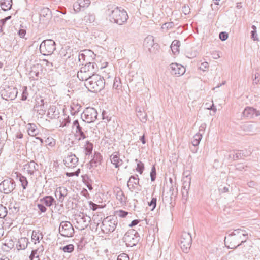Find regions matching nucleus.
<instances>
[{
    "mask_svg": "<svg viewBox=\"0 0 260 260\" xmlns=\"http://www.w3.org/2000/svg\"><path fill=\"white\" fill-rule=\"evenodd\" d=\"M73 128L75 129L76 133L80 136L79 139H84L86 137L85 135L83 132L81 127L77 120H75L73 122Z\"/></svg>",
    "mask_w": 260,
    "mask_h": 260,
    "instance_id": "20",
    "label": "nucleus"
},
{
    "mask_svg": "<svg viewBox=\"0 0 260 260\" xmlns=\"http://www.w3.org/2000/svg\"><path fill=\"white\" fill-rule=\"evenodd\" d=\"M256 183L254 181H250L248 182H247V185L249 187H254V186H256Z\"/></svg>",
    "mask_w": 260,
    "mask_h": 260,
    "instance_id": "51",
    "label": "nucleus"
},
{
    "mask_svg": "<svg viewBox=\"0 0 260 260\" xmlns=\"http://www.w3.org/2000/svg\"><path fill=\"white\" fill-rule=\"evenodd\" d=\"M28 133L31 136H35L37 135L38 132L36 126L33 124H29L28 128Z\"/></svg>",
    "mask_w": 260,
    "mask_h": 260,
    "instance_id": "30",
    "label": "nucleus"
},
{
    "mask_svg": "<svg viewBox=\"0 0 260 260\" xmlns=\"http://www.w3.org/2000/svg\"><path fill=\"white\" fill-rule=\"evenodd\" d=\"M10 18H11V16H8V17H7L5 18V19H3L1 20V22H2V24H3V25H4V23H5V22H6L7 20H8V19H10Z\"/></svg>",
    "mask_w": 260,
    "mask_h": 260,
    "instance_id": "56",
    "label": "nucleus"
},
{
    "mask_svg": "<svg viewBox=\"0 0 260 260\" xmlns=\"http://www.w3.org/2000/svg\"><path fill=\"white\" fill-rule=\"evenodd\" d=\"M7 214L6 208L2 205L0 206V218L4 217Z\"/></svg>",
    "mask_w": 260,
    "mask_h": 260,
    "instance_id": "41",
    "label": "nucleus"
},
{
    "mask_svg": "<svg viewBox=\"0 0 260 260\" xmlns=\"http://www.w3.org/2000/svg\"><path fill=\"white\" fill-rule=\"evenodd\" d=\"M117 213L118 215L121 217H124L128 214V213L127 212L122 210H119V211L117 212Z\"/></svg>",
    "mask_w": 260,
    "mask_h": 260,
    "instance_id": "44",
    "label": "nucleus"
},
{
    "mask_svg": "<svg viewBox=\"0 0 260 260\" xmlns=\"http://www.w3.org/2000/svg\"><path fill=\"white\" fill-rule=\"evenodd\" d=\"M171 72L172 74L180 76L185 72V68L181 64L173 63L171 64Z\"/></svg>",
    "mask_w": 260,
    "mask_h": 260,
    "instance_id": "16",
    "label": "nucleus"
},
{
    "mask_svg": "<svg viewBox=\"0 0 260 260\" xmlns=\"http://www.w3.org/2000/svg\"><path fill=\"white\" fill-rule=\"evenodd\" d=\"M260 116V111L257 110L256 109L254 108L253 111V117H258Z\"/></svg>",
    "mask_w": 260,
    "mask_h": 260,
    "instance_id": "52",
    "label": "nucleus"
},
{
    "mask_svg": "<svg viewBox=\"0 0 260 260\" xmlns=\"http://www.w3.org/2000/svg\"><path fill=\"white\" fill-rule=\"evenodd\" d=\"M78 161V158L75 155L72 154L68 155L64 159V164L68 168L74 167Z\"/></svg>",
    "mask_w": 260,
    "mask_h": 260,
    "instance_id": "13",
    "label": "nucleus"
},
{
    "mask_svg": "<svg viewBox=\"0 0 260 260\" xmlns=\"http://www.w3.org/2000/svg\"><path fill=\"white\" fill-rule=\"evenodd\" d=\"M138 223H139V220H134L132 221L131 223L129 224V226L133 227V226L137 225V224H138Z\"/></svg>",
    "mask_w": 260,
    "mask_h": 260,
    "instance_id": "53",
    "label": "nucleus"
},
{
    "mask_svg": "<svg viewBox=\"0 0 260 260\" xmlns=\"http://www.w3.org/2000/svg\"><path fill=\"white\" fill-rule=\"evenodd\" d=\"M109 16L114 22L118 24L122 25L125 22L128 18L126 11L118 7H115L110 12Z\"/></svg>",
    "mask_w": 260,
    "mask_h": 260,
    "instance_id": "3",
    "label": "nucleus"
},
{
    "mask_svg": "<svg viewBox=\"0 0 260 260\" xmlns=\"http://www.w3.org/2000/svg\"><path fill=\"white\" fill-rule=\"evenodd\" d=\"M157 199L156 198H153L150 202H148V206L151 208V210L153 211L156 207Z\"/></svg>",
    "mask_w": 260,
    "mask_h": 260,
    "instance_id": "36",
    "label": "nucleus"
},
{
    "mask_svg": "<svg viewBox=\"0 0 260 260\" xmlns=\"http://www.w3.org/2000/svg\"><path fill=\"white\" fill-rule=\"evenodd\" d=\"M42 235L39 231H34L31 235L32 240L36 243L39 242L40 239H42Z\"/></svg>",
    "mask_w": 260,
    "mask_h": 260,
    "instance_id": "26",
    "label": "nucleus"
},
{
    "mask_svg": "<svg viewBox=\"0 0 260 260\" xmlns=\"http://www.w3.org/2000/svg\"><path fill=\"white\" fill-rule=\"evenodd\" d=\"M180 42L178 40H174L171 45V48L173 53L175 54L179 52Z\"/></svg>",
    "mask_w": 260,
    "mask_h": 260,
    "instance_id": "24",
    "label": "nucleus"
},
{
    "mask_svg": "<svg viewBox=\"0 0 260 260\" xmlns=\"http://www.w3.org/2000/svg\"><path fill=\"white\" fill-rule=\"evenodd\" d=\"M248 235L245 231L240 229H229V249H235L240 245L251 246V242L247 241Z\"/></svg>",
    "mask_w": 260,
    "mask_h": 260,
    "instance_id": "1",
    "label": "nucleus"
},
{
    "mask_svg": "<svg viewBox=\"0 0 260 260\" xmlns=\"http://www.w3.org/2000/svg\"><path fill=\"white\" fill-rule=\"evenodd\" d=\"M54 199L51 196H46L44 197L42 201L47 206H50L52 205Z\"/></svg>",
    "mask_w": 260,
    "mask_h": 260,
    "instance_id": "31",
    "label": "nucleus"
},
{
    "mask_svg": "<svg viewBox=\"0 0 260 260\" xmlns=\"http://www.w3.org/2000/svg\"><path fill=\"white\" fill-rule=\"evenodd\" d=\"M3 229L2 228H0V238L3 235Z\"/></svg>",
    "mask_w": 260,
    "mask_h": 260,
    "instance_id": "62",
    "label": "nucleus"
},
{
    "mask_svg": "<svg viewBox=\"0 0 260 260\" xmlns=\"http://www.w3.org/2000/svg\"><path fill=\"white\" fill-rule=\"evenodd\" d=\"M254 108L252 107H247L243 111V114L245 117L249 118L253 117Z\"/></svg>",
    "mask_w": 260,
    "mask_h": 260,
    "instance_id": "25",
    "label": "nucleus"
},
{
    "mask_svg": "<svg viewBox=\"0 0 260 260\" xmlns=\"http://www.w3.org/2000/svg\"><path fill=\"white\" fill-rule=\"evenodd\" d=\"M21 241H22V242H24V243H26V242H27V241H26V238H21V239L19 240V242H21Z\"/></svg>",
    "mask_w": 260,
    "mask_h": 260,
    "instance_id": "60",
    "label": "nucleus"
},
{
    "mask_svg": "<svg viewBox=\"0 0 260 260\" xmlns=\"http://www.w3.org/2000/svg\"><path fill=\"white\" fill-rule=\"evenodd\" d=\"M36 164L34 161L29 162L26 166L27 173L30 175L33 174L36 170Z\"/></svg>",
    "mask_w": 260,
    "mask_h": 260,
    "instance_id": "27",
    "label": "nucleus"
},
{
    "mask_svg": "<svg viewBox=\"0 0 260 260\" xmlns=\"http://www.w3.org/2000/svg\"><path fill=\"white\" fill-rule=\"evenodd\" d=\"M4 245L7 246L9 249H12L13 248L14 243L12 240L11 239H7L5 241V243Z\"/></svg>",
    "mask_w": 260,
    "mask_h": 260,
    "instance_id": "38",
    "label": "nucleus"
},
{
    "mask_svg": "<svg viewBox=\"0 0 260 260\" xmlns=\"http://www.w3.org/2000/svg\"><path fill=\"white\" fill-rule=\"evenodd\" d=\"M26 31L24 29H20L18 31V35L20 38H24L25 35H26Z\"/></svg>",
    "mask_w": 260,
    "mask_h": 260,
    "instance_id": "43",
    "label": "nucleus"
},
{
    "mask_svg": "<svg viewBox=\"0 0 260 260\" xmlns=\"http://www.w3.org/2000/svg\"><path fill=\"white\" fill-rule=\"evenodd\" d=\"M55 49V43L52 40L44 41L40 44V50L44 55L51 54Z\"/></svg>",
    "mask_w": 260,
    "mask_h": 260,
    "instance_id": "5",
    "label": "nucleus"
},
{
    "mask_svg": "<svg viewBox=\"0 0 260 260\" xmlns=\"http://www.w3.org/2000/svg\"><path fill=\"white\" fill-rule=\"evenodd\" d=\"M117 260H129V258L128 255L125 253H122L118 256Z\"/></svg>",
    "mask_w": 260,
    "mask_h": 260,
    "instance_id": "42",
    "label": "nucleus"
},
{
    "mask_svg": "<svg viewBox=\"0 0 260 260\" xmlns=\"http://www.w3.org/2000/svg\"><path fill=\"white\" fill-rule=\"evenodd\" d=\"M16 91L15 88L8 87L4 89L2 95L6 100H13L16 96Z\"/></svg>",
    "mask_w": 260,
    "mask_h": 260,
    "instance_id": "15",
    "label": "nucleus"
},
{
    "mask_svg": "<svg viewBox=\"0 0 260 260\" xmlns=\"http://www.w3.org/2000/svg\"><path fill=\"white\" fill-rule=\"evenodd\" d=\"M111 163L114 165L115 168H119L122 165L123 161L120 158V154L118 152H114L110 156Z\"/></svg>",
    "mask_w": 260,
    "mask_h": 260,
    "instance_id": "18",
    "label": "nucleus"
},
{
    "mask_svg": "<svg viewBox=\"0 0 260 260\" xmlns=\"http://www.w3.org/2000/svg\"><path fill=\"white\" fill-rule=\"evenodd\" d=\"M68 194V190L64 187H59L56 188L55 191V196L60 202H62L64 201L65 197Z\"/></svg>",
    "mask_w": 260,
    "mask_h": 260,
    "instance_id": "17",
    "label": "nucleus"
},
{
    "mask_svg": "<svg viewBox=\"0 0 260 260\" xmlns=\"http://www.w3.org/2000/svg\"><path fill=\"white\" fill-rule=\"evenodd\" d=\"M38 207L39 208V209L42 212H45L46 210V207L43 205H41V204H38Z\"/></svg>",
    "mask_w": 260,
    "mask_h": 260,
    "instance_id": "49",
    "label": "nucleus"
},
{
    "mask_svg": "<svg viewBox=\"0 0 260 260\" xmlns=\"http://www.w3.org/2000/svg\"><path fill=\"white\" fill-rule=\"evenodd\" d=\"M16 137L19 139H21L23 137V134L21 133H19L17 134Z\"/></svg>",
    "mask_w": 260,
    "mask_h": 260,
    "instance_id": "57",
    "label": "nucleus"
},
{
    "mask_svg": "<svg viewBox=\"0 0 260 260\" xmlns=\"http://www.w3.org/2000/svg\"><path fill=\"white\" fill-rule=\"evenodd\" d=\"M14 186L15 184L12 180H5L0 184V190L8 194L14 189Z\"/></svg>",
    "mask_w": 260,
    "mask_h": 260,
    "instance_id": "11",
    "label": "nucleus"
},
{
    "mask_svg": "<svg viewBox=\"0 0 260 260\" xmlns=\"http://www.w3.org/2000/svg\"><path fill=\"white\" fill-rule=\"evenodd\" d=\"M36 139H39V140L40 141L41 143H43V139H41V138H38V137H37V138H36Z\"/></svg>",
    "mask_w": 260,
    "mask_h": 260,
    "instance_id": "64",
    "label": "nucleus"
},
{
    "mask_svg": "<svg viewBox=\"0 0 260 260\" xmlns=\"http://www.w3.org/2000/svg\"><path fill=\"white\" fill-rule=\"evenodd\" d=\"M93 148V145L92 143L89 142H86L84 146V149L85 151V154L89 155L91 153Z\"/></svg>",
    "mask_w": 260,
    "mask_h": 260,
    "instance_id": "32",
    "label": "nucleus"
},
{
    "mask_svg": "<svg viewBox=\"0 0 260 260\" xmlns=\"http://www.w3.org/2000/svg\"><path fill=\"white\" fill-rule=\"evenodd\" d=\"M19 181L21 183V185L22 186L23 188L25 189L28 184V182L26 179V178L23 176L20 175L19 176Z\"/></svg>",
    "mask_w": 260,
    "mask_h": 260,
    "instance_id": "35",
    "label": "nucleus"
},
{
    "mask_svg": "<svg viewBox=\"0 0 260 260\" xmlns=\"http://www.w3.org/2000/svg\"><path fill=\"white\" fill-rule=\"evenodd\" d=\"M87 187L90 190H91L92 189V187L91 185H90V184L87 185Z\"/></svg>",
    "mask_w": 260,
    "mask_h": 260,
    "instance_id": "61",
    "label": "nucleus"
},
{
    "mask_svg": "<svg viewBox=\"0 0 260 260\" xmlns=\"http://www.w3.org/2000/svg\"><path fill=\"white\" fill-rule=\"evenodd\" d=\"M208 63L207 62H203L201 64L200 68L203 70L208 68Z\"/></svg>",
    "mask_w": 260,
    "mask_h": 260,
    "instance_id": "50",
    "label": "nucleus"
},
{
    "mask_svg": "<svg viewBox=\"0 0 260 260\" xmlns=\"http://www.w3.org/2000/svg\"><path fill=\"white\" fill-rule=\"evenodd\" d=\"M12 6V0H2L1 3V8L4 11H7L11 9Z\"/></svg>",
    "mask_w": 260,
    "mask_h": 260,
    "instance_id": "22",
    "label": "nucleus"
},
{
    "mask_svg": "<svg viewBox=\"0 0 260 260\" xmlns=\"http://www.w3.org/2000/svg\"><path fill=\"white\" fill-rule=\"evenodd\" d=\"M173 25V23L172 22H169V23H166L164 24V26H166V27H172Z\"/></svg>",
    "mask_w": 260,
    "mask_h": 260,
    "instance_id": "55",
    "label": "nucleus"
},
{
    "mask_svg": "<svg viewBox=\"0 0 260 260\" xmlns=\"http://www.w3.org/2000/svg\"><path fill=\"white\" fill-rule=\"evenodd\" d=\"M144 168V164L141 161H139L137 165L136 170L140 174H142Z\"/></svg>",
    "mask_w": 260,
    "mask_h": 260,
    "instance_id": "37",
    "label": "nucleus"
},
{
    "mask_svg": "<svg viewBox=\"0 0 260 260\" xmlns=\"http://www.w3.org/2000/svg\"><path fill=\"white\" fill-rule=\"evenodd\" d=\"M202 136L200 134H197L194 136V139L192 141V143L194 146L199 145L200 140H201Z\"/></svg>",
    "mask_w": 260,
    "mask_h": 260,
    "instance_id": "34",
    "label": "nucleus"
},
{
    "mask_svg": "<svg viewBox=\"0 0 260 260\" xmlns=\"http://www.w3.org/2000/svg\"><path fill=\"white\" fill-rule=\"evenodd\" d=\"M95 71V63L89 62L81 68L80 71L78 72L77 77L80 80L87 82L93 75H94Z\"/></svg>",
    "mask_w": 260,
    "mask_h": 260,
    "instance_id": "4",
    "label": "nucleus"
},
{
    "mask_svg": "<svg viewBox=\"0 0 260 260\" xmlns=\"http://www.w3.org/2000/svg\"><path fill=\"white\" fill-rule=\"evenodd\" d=\"M245 156L243 150H232L229 151V159L238 160Z\"/></svg>",
    "mask_w": 260,
    "mask_h": 260,
    "instance_id": "14",
    "label": "nucleus"
},
{
    "mask_svg": "<svg viewBox=\"0 0 260 260\" xmlns=\"http://www.w3.org/2000/svg\"><path fill=\"white\" fill-rule=\"evenodd\" d=\"M80 173V169H78V170L77 171H76L75 172H73V173H68L67 172L66 173V175L68 177H71V176H73L74 175H75V176H78L79 174Z\"/></svg>",
    "mask_w": 260,
    "mask_h": 260,
    "instance_id": "45",
    "label": "nucleus"
},
{
    "mask_svg": "<svg viewBox=\"0 0 260 260\" xmlns=\"http://www.w3.org/2000/svg\"><path fill=\"white\" fill-rule=\"evenodd\" d=\"M220 39L222 40H225L228 38V35L226 32H222L219 34Z\"/></svg>",
    "mask_w": 260,
    "mask_h": 260,
    "instance_id": "46",
    "label": "nucleus"
},
{
    "mask_svg": "<svg viewBox=\"0 0 260 260\" xmlns=\"http://www.w3.org/2000/svg\"><path fill=\"white\" fill-rule=\"evenodd\" d=\"M45 143L48 148H53L56 145V140L52 137H49L45 140Z\"/></svg>",
    "mask_w": 260,
    "mask_h": 260,
    "instance_id": "28",
    "label": "nucleus"
},
{
    "mask_svg": "<svg viewBox=\"0 0 260 260\" xmlns=\"http://www.w3.org/2000/svg\"><path fill=\"white\" fill-rule=\"evenodd\" d=\"M64 252L71 253L74 251V246L73 244L67 245L61 248Z\"/></svg>",
    "mask_w": 260,
    "mask_h": 260,
    "instance_id": "33",
    "label": "nucleus"
},
{
    "mask_svg": "<svg viewBox=\"0 0 260 260\" xmlns=\"http://www.w3.org/2000/svg\"><path fill=\"white\" fill-rule=\"evenodd\" d=\"M236 4V7L237 9H240L242 7V3L241 2L237 3Z\"/></svg>",
    "mask_w": 260,
    "mask_h": 260,
    "instance_id": "58",
    "label": "nucleus"
},
{
    "mask_svg": "<svg viewBox=\"0 0 260 260\" xmlns=\"http://www.w3.org/2000/svg\"><path fill=\"white\" fill-rule=\"evenodd\" d=\"M139 184V179L134 176H132L129 179L127 183V186L130 189L133 190L136 188Z\"/></svg>",
    "mask_w": 260,
    "mask_h": 260,
    "instance_id": "21",
    "label": "nucleus"
},
{
    "mask_svg": "<svg viewBox=\"0 0 260 260\" xmlns=\"http://www.w3.org/2000/svg\"><path fill=\"white\" fill-rule=\"evenodd\" d=\"M251 28L252 29V30H251L250 32L251 39H252L254 41H258L259 39L257 37L256 27L255 25H252L251 26Z\"/></svg>",
    "mask_w": 260,
    "mask_h": 260,
    "instance_id": "29",
    "label": "nucleus"
},
{
    "mask_svg": "<svg viewBox=\"0 0 260 260\" xmlns=\"http://www.w3.org/2000/svg\"><path fill=\"white\" fill-rule=\"evenodd\" d=\"M103 230L105 233H111L114 231L116 227V221L114 219L106 218L103 221Z\"/></svg>",
    "mask_w": 260,
    "mask_h": 260,
    "instance_id": "10",
    "label": "nucleus"
},
{
    "mask_svg": "<svg viewBox=\"0 0 260 260\" xmlns=\"http://www.w3.org/2000/svg\"><path fill=\"white\" fill-rule=\"evenodd\" d=\"M124 242L127 246L133 247L137 242L134 230H131L125 233L123 237Z\"/></svg>",
    "mask_w": 260,
    "mask_h": 260,
    "instance_id": "9",
    "label": "nucleus"
},
{
    "mask_svg": "<svg viewBox=\"0 0 260 260\" xmlns=\"http://www.w3.org/2000/svg\"><path fill=\"white\" fill-rule=\"evenodd\" d=\"M116 192V199L119 200L120 203L122 204L125 202V198L122 190L118 187L115 189Z\"/></svg>",
    "mask_w": 260,
    "mask_h": 260,
    "instance_id": "23",
    "label": "nucleus"
},
{
    "mask_svg": "<svg viewBox=\"0 0 260 260\" xmlns=\"http://www.w3.org/2000/svg\"><path fill=\"white\" fill-rule=\"evenodd\" d=\"M89 205L90 206V208L93 210V211H95L98 208V205L94 204V203H93L91 201H90L89 202Z\"/></svg>",
    "mask_w": 260,
    "mask_h": 260,
    "instance_id": "47",
    "label": "nucleus"
},
{
    "mask_svg": "<svg viewBox=\"0 0 260 260\" xmlns=\"http://www.w3.org/2000/svg\"><path fill=\"white\" fill-rule=\"evenodd\" d=\"M85 85L89 90L96 92L101 91L104 87V79L99 75H93L86 82Z\"/></svg>",
    "mask_w": 260,
    "mask_h": 260,
    "instance_id": "2",
    "label": "nucleus"
},
{
    "mask_svg": "<svg viewBox=\"0 0 260 260\" xmlns=\"http://www.w3.org/2000/svg\"><path fill=\"white\" fill-rule=\"evenodd\" d=\"M191 246V237L188 234H186L181 238L180 247L185 252H187Z\"/></svg>",
    "mask_w": 260,
    "mask_h": 260,
    "instance_id": "12",
    "label": "nucleus"
},
{
    "mask_svg": "<svg viewBox=\"0 0 260 260\" xmlns=\"http://www.w3.org/2000/svg\"><path fill=\"white\" fill-rule=\"evenodd\" d=\"M30 260H33L35 259V260H39V255L37 254V250H33L31 252V253L29 256Z\"/></svg>",
    "mask_w": 260,
    "mask_h": 260,
    "instance_id": "39",
    "label": "nucleus"
},
{
    "mask_svg": "<svg viewBox=\"0 0 260 260\" xmlns=\"http://www.w3.org/2000/svg\"><path fill=\"white\" fill-rule=\"evenodd\" d=\"M244 169V166L243 164H238L236 166V169L239 170L240 171H242Z\"/></svg>",
    "mask_w": 260,
    "mask_h": 260,
    "instance_id": "48",
    "label": "nucleus"
},
{
    "mask_svg": "<svg viewBox=\"0 0 260 260\" xmlns=\"http://www.w3.org/2000/svg\"><path fill=\"white\" fill-rule=\"evenodd\" d=\"M90 0H79L74 5V9L76 12H79L81 8L88 7L90 5Z\"/></svg>",
    "mask_w": 260,
    "mask_h": 260,
    "instance_id": "19",
    "label": "nucleus"
},
{
    "mask_svg": "<svg viewBox=\"0 0 260 260\" xmlns=\"http://www.w3.org/2000/svg\"><path fill=\"white\" fill-rule=\"evenodd\" d=\"M82 116L84 121L91 123L96 119L97 112L93 108H87L84 111Z\"/></svg>",
    "mask_w": 260,
    "mask_h": 260,
    "instance_id": "8",
    "label": "nucleus"
},
{
    "mask_svg": "<svg viewBox=\"0 0 260 260\" xmlns=\"http://www.w3.org/2000/svg\"><path fill=\"white\" fill-rule=\"evenodd\" d=\"M214 4L215 5H219V2L218 0H214Z\"/></svg>",
    "mask_w": 260,
    "mask_h": 260,
    "instance_id": "63",
    "label": "nucleus"
},
{
    "mask_svg": "<svg viewBox=\"0 0 260 260\" xmlns=\"http://www.w3.org/2000/svg\"><path fill=\"white\" fill-rule=\"evenodd\" d=\"M59 231L61 235L67 237H72L74 234V228L69 221L61 222L59 226Z\"/></svg>",
    "mask_w": 260,
    "mask_h": 260,
    "instance_id": "6",
    "label": "nucleus"
},
{
    "mask_svg": "<svg viewBox=\"0 0 260 260\" xmlns=\"http://www.w3.org/2000/svg\"><path fill=\"white\" fill-rule=\"evenodd\" d=\"M254 77H255V80H256L255 82V83L257 84L258 83V82L259 81L258 78L259 77V74L258 73H256L254 74Z\"/></svg>",
    "mask_w": 260,
    "mask_h": 260,
    "instance_id": "54",
    "label": "nucleus"
},
{
    "mask_svg": "<svg viewBox=\"0 0 260 260\" xmlns=\"http://www.w3.org/2000/svg\"><path fill=\"white\" fill-rule=\"evenodd\" d=\"M49 63L47 60H43L40 63L33 65L30 73L32 77H38L40 74L46 71V69H44V66H48Z\"/></svg>",
    "mask_w": 260,
    "mask_h": 260,
    "instance_id": "7",
    "label": "nucleus"
},
{
    "mask_svg": "<svg viewBox=\"0 0 260 260\" xmlns=\"http://www.w3.org/2000/svg\"><path fill=\"white\" fill-rule=\"evenodd\" d=\"M156 173L155 167V166H153L152 167L151 172L150 173L151 179L152 181H153L155 180V178H156Z\"/></svg>",
    "mask_w": 260,
    "mask_h": 260,
    "instance_id": "40",
    "label": "nucleus"
},
{
    "mask_svg": "<svg viewBox=\"0 0 260 260\" xmlns=\"http://www.w3.org/2000/svg\"><path fill=\"white\" fill-rule=\"evenodd\" d=\"M141 141H142L143 144H145V136H144V135H143V136L141 138Z\"/></svg>",
    "mask_w": 260,
    "mask_h": 260,
    "instance_id": "59",
    "label": "nucleus"
}]
</instances>
